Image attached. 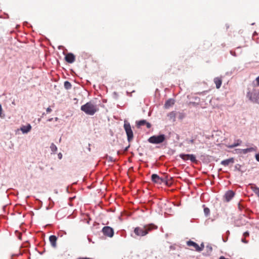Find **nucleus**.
Wrapping results in <instances>:
<instances>
[{
  "label": "nucleus",
  "mask_w": 259,
  "mask_h": 259,
  "mask_svg": "<svg viewBox=\"0 0 259 259\" xmlns=\"http://www.w3.org/2000/svg\"><path fill=\"white\" fill-rule=\"evenodd\" d=\"M157 229V226L153 224H150L145 225L143 227H136L134 229V233L137 236L142 237L146 235L151 231Z\"/></svg>",
  "instance_id": "1"
},
{
  "label": "nucleus",
  "mask_w": 259,
  "mask_h": 259,
  "mask_svg": "<svg viewBox=\"0 0 259 259\" xmlns=\"http://www.w3.org/2000/svg\"><path fill=\"white\" fill-rule=\"evenodd\" d=\"M80 109L88 115H93L98 110V108L92 102H88L81 106Z\"/></svg>",
  "instance_id": "2"
},
{
  "label": "nucleus",
  "mask_w": 259,
  "mask_h": 259,
  "mask_svg": "<svg viewBox=\"0 0 259 259\" xmlns=\"http://www.w3.org/2000/svg\"><path fill=\"white\" fill-rule=\"evenodd\" d=\"M165 140V136L164 135H155L150 137L148 139L149 143L152 144H160Z\"/></svg>",
  "instance_id": "3"
},
{
  "label": "nucleus",
  "mask_w": 259,
  "mask_h": 259,
  "mask_svg": "<svg viewBox=\"0 0 259 259\" xmlns=\"http://www.w3.org/2000/svg\"><path fill=\"white\" fill-rule=\"evenodd\" d=\"M123 126L127 135V140L130 142L133 140L134 137L133 132L132 130L131 126L129 122L126 121H124Z\"/></svg>",
  "instance_id": "4"
},
{
  "label": "nucleus",
  "mask_w": 259,
  "mask_h": 259,
  "mask_svg": "<svg viewBox=\"0 0 259 259\" xmlns=\"http://www.w3.org/2000/svg\"><path fill=\"white\" fill-rule=\"evenodd\" d=\"M102 233L103 234L107 236L108 237L111 238L114 235V230L113 229L109 226L104 227L102 229Z\"/></svg>",
  "instance_id": "5"
},
{
  "label": "nucleus",
  "mask_w": 259,
  "mask_h": 259,
  "mask_svg": "<svg viewBox=\"0 0 259 259\" xmlns=\"http://www.w3.org/2000/svg\"><path fill=\"white\" fill-rule=\"evenodd\" d=\"M246 96L250 101L253 102H256L258 99L257 95L255 90L247 92Z\"/></svg>",
  "instance_id": "6"
},
{
  "label": "nucleus",
  "mask_w": 259,
  "mask_h": 259,
  "mask_svg": "<svg viewBox=\"0 0 259 259\" xmlns=\"http://www.w3.org/2000/svg\"><path fill=\"white\" fill-rule=\"evenodd\" d=\"M237 151H238V153L239 154H245L248 152H251L256 151V147H250L244 149H237Z\"/></svg>",
  "instance_id": "7"
},
{
  "label": "nucleus",
  "mask_w": 259,
  "mask_h": 259,
  "mask_svg": "<svg viewBox=\"0 0 259 259\" xmlns=\"http://www.w3.org/2000/svg\"><path fill=\"white\" fill-rule=\"evenodd\" d=\"M235 193L232 190H229L226 192L224 196V198L227 202L230 201L234 196Z\"/></svg>",
  "instance_id": "8"
},
{
  "label": "nucleus",
  "mask_w": 259,
  "mask_h": 259,
  "mask_svg": "<svg viewBox=\"0 0 259 259\" xmlns=\"http://www.w3.org/2000/svg\"><path fill=\"white\" fill-rule=\"evenodd\" d=\"M31 128V125L29 123H28L27 125H22L20 128V130L22 132L23 134H26L30 132Z\"/></svg>",
  "instance_id": "9"
},
{
  "label": "nucleus",
  "mask_w": 259,
  "mask_h": 259,
  "mask_svg": "<svg viewBox=\"0 0 259 259\" xmlns=\"http://www.w3.org/2000/svg\"><path fill=\"white\" fill-rule=\"evenodd\" d=\"M151 180L153 182L158 184H161L163 182V180L160 178L157 174L152 175Z\"/></svg>",
  "instance_id": "10"
},
{
  "label": "nucleus",
  "mask_w": 259,
  "mask_h": 259,
  "mask_svg": "<svg viewBox=\"0 0 259 259\" xmlns=\"http://www.w3.org/2000/svg\"><path fill=\"white\" fill-rule=\"evenodd\" d=\"M137 125L138 127L146 125L147 127L149 128L151 127V124L146 121L145 120H141L136 122Z\"/></svg>",
  "instance_id": "11"
},
{
  "label": "nucleus",
  "mask_w": 259,
  "mask_h": 259,
  "mask_svg": "<svg viewBox=\"0 0 259 259\" xmlns=\"http://www.w3.org/2000/svg\"><path fill=\"white\" fill-rule=\"evenodd\" d=\"M65 60L67 62L72 63L75 61V56L72 54L69 53L66 55Z\"/></svg>",
  "instance_id": "12"
},
{
  "label": "nucleus",
  "mask_w": 259,
  "mask_h": 259,
  "mask_svg": "<svg viewBox=\"0 0 259 259\" xmlns=\"http://www.w3.org/2000/svg\"><path fill=\"white\" fill-rule=\"evenodd\" d=\"M187 245L188 246L193 247V248L197 251V250H200L199 248L198 244H197L196 243H195L192 241L190 240V241H187Z\"/></svg>",
  "instance_id": "13"
},
{
  "label": "nucleus",
  "mask_w": 259,
  "mask_h": 259,
  "mask_svg": "<svg viewBox=\"0 0 259 259\" xmlns=\"http://www.w3.org/2000/svg\"><path fill=\"white\" fill-rule=\"evenodd\" d=\"M234 162V160L233 158H231L229 159H227L221 161V164L226 166H228L230 163H233Z\"/></svg>",
  "instance_id": "14"
},
{
  "label": "nucleus",
  "mask_w": 259,
  "mask_h": 259,
  "mask_svg": "<svg viewBox=\"0 0 259 259\" xmlns=\"http://www.w3.org/2000/svg\"><path fill=\"white\" fill-rule=\"evenodd\" d=\"M213 81L215 84L216 88L217 89H220L222 83V78L220 77H215L214 78Z\"/></svg>",
  "instance_id": "15"
},
{
  "label": "nucleus",
  "mask_w": 259,
  "mask_h": 259,
  "mask_svg": "<svg viewBox=\"0 0 259 259\" xmlns=\"http://www.w3.org/2000/svg\"><path fill=\"white\" fill-rule=\"evenodd\" d=\"M175 104V100L172 99H169L167 100L164 104V107L166 108H168L172 106Z\"/></svg>",
  "instance_id": "16"
},
{
  "label": "nucleus",
  "mask_w": 259,
  "mask_h": 259,
  "mask_svg": "<svg viewBox=\"0 0 259 259\" xmlns=\"http://www.w3.org/2000/svg\"><path fill=\"white\" fill-rule=\"evenodd\" d=\"M49 240L50 241V243L51 245L53 247H56V241H57V237L55 235H51L49 237Z\"/></svg>",
  "instance_id": "17"
},
{
  "label": "nucleus",
  "mask_w": 259,
  "mask_h": 259,
  "mask_svg": "<svg viewBox=\"0 0 259 259\" xmlns=\"http://www.w3.org/2000/svg\"><path fill=\"white\" fill-rule=\"evenodd\" d=\"M50 149L52 152L53 153H55L57 151V147L54 143L51 144Z\"/></svg>",
  "instance_id": "18"
},
{
  "label": "nucleus",
  "mask_w": 259,
  "mask_h": 259,
  "mask_svg": "<svg viewBox=\"0 0 259 259\" xmlns=\"http://www.w3.org/2000/svg\"><path fill=\"white\" fill-rule=\"evenodd\" d=\"M64 88L67 89H70L71 88V84L68 81H65L64 82Z\"/></svg>",
  "instance_id": "19"
},
{
  "label": "nucleus",
  "mask_w": 259,
  "mask_h": 259,
  "mask_svg": "<svg viewBox=\"0 0 259 259\" xmlns=\"http://www.w3.org/2000/svg\"><path fill=\"white\" fill-rule=\"evenodd\" d=\"M189 156V154H181L180 155V157L184 160H189V157L187 156Z\"/></svg>",
  "instance_id": "20"
},
{
  "label": "nucleus",
  "mask_w": 259,
  "mask_h": 259,
  "mask_svg": "<svg viewBox=\"0 0 259 259\" xmlns=\"http://www.w3.org/2000/svg\"><path fill=\"white\" fill-rule=\"evenodd\" d=\"M189 160L192 162H195L196 161V157L193 154H189Z\"/></svg>",
  "instance_id": "21"
},
{
  "label": "nucleus",
  "mask_w": 259,
  "mask_h": 259,
  "mask_svg": "<svg viewBox=\"0 0 259 259\" xmlns=\"http://www.w3.org/2000/svg\"><path fill=\"white\" fill-rule=\"evenodd\" d=\"M241 143V141L238 140H237V143H235L233 145L230 146L229 147L233 148V147H236V146L239 145Z\"/></svg>",
  "instance_id": "22"
},
{
  "label": "nucleus",
  "mask_w": 259,
  "mask_h": 259,
  "mask_svg": "<svg viewBox=\"0 0 259 259\" xmlns=\"http://www.w3.org/2000/svg\"><path fill=\"white\" fill-rule=\"evenodd\" d=\"M204 245L203 243H202L200 245V246H199V248L200 250H197V251H198V252L201 251L204 249Z\"/></svg>",
  "instance_id": "23"
},
{
  "label": "nucleus",
  "mask_w": 259,
  "mask_h": 259,
  "mask_svg": "<svg viewBox=\"0 0 259 259\" xmlns=\"http://www.w3.org/2000/svg\"><path fill=\"white\" fill-rule=\"evenodd\" d=\"M204 212L206 214H208L209 213V209L208 208H205L204 209Z\"/></svg>",
  "instance_id": "24"
},
{
  "label": "nucleus",
  "mask_w": 259,
  "mask_h": 259,
  "mask_svg": "<svg viewBox=\"0 0 259 259\" xmlns=\"http://www.w3.org/2000/svg\"><path fill=\"white\" fill-rule=\"evenodd\" d=\"M243 236L244 237H248L249 236V233L248 232H245L244 233Z\"/></svg>",
  "instance_id": "25"
},
{
  "label": "nucleus",
  "mask_w": 259,
  "mask_h": 259,
  "mask_svg": "<svg viewBox=\"0 0 259 259\" xmlns=\"http://www.w3.org/2000/svg\"><path fill=\"white\" fill-rule=\"evenodd\" d=\"M3 113V108L2 105L0 104V117L2 116V114Z\"/></svg>",
  "instance_id": "26"
},
{
  "label": "nucleus",
  "mask_w": 259,
  "mask_h": 259,
  "mask_svg": "<svg viewBox=\"0 0 259 259\" xmlns=\"http://www.w3.org/2000/svg\"><path fill=\"white\" fill-rule=\"evenodd\" d=\"M58 157L59 158V159H62V154L61 153H59L58 154Z\"/></svg>",
  "instance_id": "27"
},
{
  "label": "nucleus",
  "mask_w": 259,
  "mask_h": 259,
  "mask_svg": "<svg viewBox=\"0 0 259 259\" xmlns=\"http://www.w3.org/2000/svg\"><path fill=\"white\" fill-rule=\"evenodd\" d=\"M47 113H50L51 111H52V109L50 108V107H48L47 109Z\"/></svg>",
  "instance_id": "28"
},
{
  "label": "nucleus",
  "mask_w": 259,
  "mask_h": 259,
  "mask_svg": "<svg viewBox=\"0 0 259 259\" xmlns=\"http://www.w3.org/2000/svg\"><path fill=\"white\" fill-rule=\"evenodd\" d=\"M255 158H256V160L259 162V153L256 154L255 155Z\"/></svg>",
  "instance_id": "29"
},
{
  "label": "nucleus",
  "mask_w": 259,
  "mask_h": 259,
  "mask_svg": "<svg viewBox=\"0 0 259 259\" xmlns=\"http://www.w3.org/2000/svg\"><path fill=\"white\" fill-rule=\"evenodd\" d=\"M241 167V165H239V164H237L235 166V168L237 169H238L239 170H240V169H239V167Z\"/></svg>",
  "instance_id": "30"
},
{
  "label": "nucleus",
  "mask_w": 259,
  "mask_h": 259,
  "mask_svg": "<svg viewBox=\"0 0 259 259\" xmlns=\"http://www.w3.org/2000/svg\"><path fill=\"white\" fill-rule=\"evenodd\" d=\"M256 81L257 82V85H259V76L256 78Z\"/></svg>",
  "instance_id": "31"
},
{
  "label": "nucleus",
  "mask_w": 259,
  "mask_h": 259,
  "mask_svg": "<svg viewBox=\"0 0 259 259\" xmlns=\"http://www.w3.org/2000/svg\"><path fill=\"white\" fill-rule=\"evenodd\" d=\"M242 241L243 243H247V241L245 240V238H242Z\"/></svg>",
  "instance_id": "32"
},
{
  "label": "nucleus",
  "mask_w": 259,
  "mask_h": 259,
  "mask_svg": "<svg viewBox=\"0 0 259 259\" xmlns=\"http://www.w3.org/2000/svg\"><path fill=\"white\" fill-rule=\"evenodd\" d=\"M77 259H92V258H90V257H79Z\"/></svg>",
  "instance_id": "33"
},
{
  "label": "nucleus",
  "mask_w": 259,
  "mask_h": 259,
  "mask_svg": "<svg viewBox=\"0 0 259 259\" xmlns=\"http://www.w3.org/2000/svg\"><path fill=\"white\" fill-rule=\"evenodd\" d=\"M53 118H50L49 119H48V121H51L52 120Z\"/></svg>",
  "instance_id": "34"
},
{
  "label": "nucleus",
  "mask_w": 259,
  "mask_h": 259,
  "mask_svg": "<svg viewBox=\"0 0 259 259\" xmlns=\"http://www.w3.org/2000/svg\"><path fill=\"white\" fill-rule=\"evenodd\" d=\"M58 118L57 117H56V118H55V120H56V121H57V120H58Z\"/></svg>",
  "instance_id": "35"
},
{
  "label": "nucleus",
  "mask_w": 259,
  "mask_h": 259,
  "mask_svg": "<svg viewBox=\"0 0 259 259\" xmlns=\"http://www.w3.org/2000/svg\"><path fill=\"white\" fill-rule=\"evenodd\" d=\"M231 54L233 55V52L231 51Z\"/></svg>",
  "instance_id": "36"
}]
</instances>
